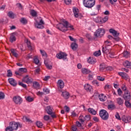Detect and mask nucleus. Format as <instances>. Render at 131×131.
Masks as SVG:
<instances>
[{
	"instance_id": "1",
	"label": "nucleus",
	"mask_w": 131,
	"mask_h": 131,
	"mask_svg": "<svg viewBox=\"0 0 131 131\" xmlns=\"http://www.w3.org/2000/svg\"><path fill=\"white\" fill-rule=\"evenodd\" d=\"M61 22L63 23V24L59 23L56 25V28L58 29V30L62 31V32H65L68 30V28H70V30H73V29H74L73 26L69 24V23L65 19H61Z\"/></svg>"
},
{
	"instance_id": "2",
	"label": "nucleus",
	"mask_w": 131,
	"mask_h": 131,
	"mask_svg": "<svg viewBox=\"0 0 131 131\" xmlns=\"http://www.w3.org/2000/svg\"><path fill=\"white\" fill-rule=\"evenodd\" d=\"M9 125L14 131L18 130V128H21L23 125L19 122L11 121L9 123Z\"/></svg>"
},
{
	"instance_id": "3",
	"label": "nucleus",
	"mask_w": 131,
	"mask_h": 131,
	"mask_svg": "<svg viewBox=\"0 0 131 131\" xmlns=\"http://www.w3.org/2000/svg\"><path fill=\"white\" fill-rule=\"evenodd\" d=\"M83 4L84 7L88 8V9H91L95 6V0H83Z\"/></svg>"
},
{
	"instance_id": "4",
	"label": "nucleus",
	"mask_w": 131,
	"mask_h": 131,
	"mask_svg": "<svg viewBox=\"0 0 131 131\" xmlns=\"http://www.w3.org/2000/svg\"><path fill=\"white\" fill-rule=\"evenodd\" d=\"M99 116H100L103 120H108V119L109 118V114L107 111L101 110L99 112Z\"/></svg>"
},
{
	"instance_id": "5",
	"label": "nucleus",
	"mask_w": 131,
	"mask_h": 131,
	"mask_svg": "<svg viewBox=\"0 0 131 131\" xmlns=\"http://www.w3.org/2000/svg\"><path fill=\"white\" fill-rule=\"evenodd\" d=\"M104 34H105V30L102 28L98 29L94 33L96 37H102Z\"/></svg>"
},
{
	"instance_id": "6",
	"label": "nucleus",
	"mask_w": 131,
	"mask_h": 131,
	"mask_svg": "<svg viewBox=\"0 0 131 131\" xmlns=\"http://www.w3.org/2000/svg\"><path fill=\"white\" fill-rule=\"evenodd\" d=\"M110 33H112V34L114 36V39H115V40H116V41H119V40L120 39V38L118 37V36L119 35V33L117 32V31L113 29H110Z\"/></svg>"
},
{
	"instance_id": "7",
	"label": "nucleus",
	"mask_w": 131,
	"mask_h": 131,
	"mask_svg": "<svg viewBox=\"0 0 131 131\" xmlns=\"http://www.w3.org/2000/svg\"><path fill=\"white\" fill-rule=\"evenodd\" d=\"M23 82H25V83H27L29 84L30 83H32L33 82V79L31 77L29 76V75H27L26 76L24 77L22 79Z\"/></svg>"
},
{
	"instance_id": "8",
	"label": "nucleus",
	"mask_w": 131,
	"mask_h": 131,
	"mask_svg": "<svg viewBox=\"0 0 131 131\" xmlns=\"http://www.w3.org/2000/svg\"><path fill=\"white\" fill-rule=\"evenodd\" d=\"M52 109H53V108H52L51 106H47L46 109V112L48 113V114L51 115L52 118H56L57 116H56V114H55V113L53 112V110Z\"/></svg>"
},
{
	"instance_id": "9",
	"label": "nucleus",
	"mask_w": 131,
	"mask_h": 131,
	"mask_svg": "<svg viewBox=\"0 0 131 131\" xmlns=\"http://www.w3.org/2000/svg\"><path fill=\"white\" fill-rule=\"evenodd\" d=\"M101 5H98L93 10L92 12L91 13V16H97L99 14V11L101 10Z\"/></svg>"
},
{
	"instance_id": "10",
	"label": "nucleus",
	"mask_w": 131,
	"mask_h": 131,
	"mask_svg": "<svg viewBox=\"0 0 131 131\" xmlns=\"http://www.w3.org/2000/svg\"><path fill=\"white\" fill-rule=\"evenodd\" d=\"M67 56L68 55L66 53L62 52H60L56 54V57L57 59H59L60 60H61V59H63V60H67Z\"/></svg>"
},
{
	"instance_id": "11",
	"label": "nucleus",
	"mask_w": 131,
	"mask_h": 131,
	"mask_svg": "<svg viewBox=\"0 0 131 131\" xmlns=\"http://www.w3.org/2000/svg\"><path fill=\"white\" fill-rule=\"evenodd\" d=\"M13 101L15 104H17V105H21L23 102L22 98L19 96H14L13 98Z\"/></svg>"
},
{
	"instance_id": "12",
	"label": "nucleus",
	"mask_w": 131,
	"mask_h": 131,
	"mask_svg": "<svg viewBox=\"0 0 131 131\" xmlns=\"http://www.w3.org/2000/svg\"><path fill=\"white\" fill-rule=\"evenodd\" d=\"M45 24L43 20L42 19H40L39 23L37 21H36L35 23V27L36 28H38L39 29H43L45 27L43 26Z\"/></svg>"
},
{
	"instance_id": "13",
	"label": "nucleus",
	"mask_w": 131,
	"mask_h": 131,
	"mask_svg": "<svg viewBox=\"0 0 131 131\" xmlns=\"http://www.w3.org/2000/svg\"><path fill=\"white\" fill-rule=\"evenodd\" d=\"M123 98L125 101L131 100V93L129 91H125L123 94Z\"/></svg>"
},
{
	"instance_id": "14",
	"label": "nucleus",
	"mask_w": 131,
	"mask_h": 131,
	"mask_svg": "<svg viewBox=\"0 0 131 131\" xmlns=\"http://www.w3.org/2000/svg\"><path fill=\"white\" fill-rule=\"evenodd\" d=\"M122 120L125 122V123H129V122H131V117L129 116H123L122 117Z\"/></svg>"
},
{
	"instance_id": "15",
	"label": "nucleus",
	"mask_w": 131,
	"mask_h": 131,
	"mask_svg": "<svg viewBox=\"0 0 131 131\" xmlns=\"http://www.w3.org/2000/svg\"><path fill=\"white\" fill-rule=\"evenodd\" d=\"M8 81L10 84L12 85V86H16L17 85V81H16V80L13 78H9L8 79Z\"/></svg>"
},
{
	"instance_id": "16",
	"label": "nucleus",
	"mask_w": 131,
	"mask_h": 131,
	"mask_svg": "<svg viewBox=\"0 0 131 131\" xmlns=\"http://www.w3.org/2000/svg\"><path fill=\"white\" fill-rule=\"evenodd\" d=\"M58 89H63L65 86V83L62 80H58L57 83Z\"/></svg>"
},
{
	"instance_id": "17",
	"label": "nucleus",
	"mask_w": 131,
	"mask_h": 131,
	"mask_svg": "<svg viewBox=\"0 0 131 131\" xmlns=\"http://www.w3.org/2000/svg\"><path fill=\"white\" fill-rule=\"evenodd\" d=\"M102 52L103 54H106V55H108L110 54L111 49H109L108 46H105L104 47L102 48Z\"/></svg>"
},
{
	"instance_id": "18",
	"label": "nucleus",
	"mask_w": 131,
	"mask_h": 131,
	"mask_svg": "<svg viewBox=\"0 0 131 131\" xmlns=\"http://www.w3.org/2000/svg\"><path fill=\"white\" fill-rule=\"evenodd\" d=\"M118 74H119V75H120V76H121V77L124 78V79H128V78L129 77L128 76V75H127V74H126L124 72H119Z\"/></svg>"
},
{
	"instance_id": "19",
	"label": "nucleus",
	"mask_w": 131,
	"mask_h": 131,
	"mask_svg": "<svg viewBox=\"0 0 131 131\" xmlns=\"http://www.w3.org/2000/svg\"><path fill=\"white\" fill-rule=\"evenodd\" d=\"M84 88L86 91V92H88L89 93H91L92 91H93V88L91 86V85L89 84H86L84 86Z\"/></svg>"
},
{
	"instance_id": "20",
	"label": "nucleus",
	"mask_w": 131,
	"mask_h": 131,
	"mask_svg": "<svg viewBox=\"0 0 131 131\" xmlns=\"http://www.w3.org/2000/svg\"><path fill=\"white\" fill-rule=\"evenodd\" d=\"M73 12L75 18H78V13H79V10L76 7H74L73 9Z\"/></svg>"
},
{
	"instance_id": "21",
	"label": "nucleus",
	"mask_w": 131,
	"mask_h": 131,
	"mask_svg": "<svg viewBox=\"0 0 131 131\" xmlns=\"http://www.w3.org/2000/svg\"><path fill=\"white\" fill-rule=\"evenodd\" d=\"M123 66L124 67H127V68H131V62H129L128 60H125L123 63Z\"/></svg>"
},
{
	"instance_id": "22",
	"label": "nucleus",
	"mask_w": 131,
	"mask_h": 131,
	"mask_svg": "<svg viewBox=\"0 0 131 131\" xmlns=\"http://www.w3.org/2000/svg\"><path fill=\"white\" fill-rule=\"evenodd\" d=\"M7 15L8 16V17H9V18H11V19H14L15 17H16V14H14V13H13V11H9L7 13Z\"/></svg>"
},
{
	"instance_id": "23",
	"label": "nucleus",
	"mask_w": 131,
	"mask_h": 131,
	"mask_svg": "<svg viewBox=\"0 0 131 131\" xmlns=\"http://www.w3.org/2000/svg\"><path fill=\"white\" fill-rule=\"evenodd\" d=\"M10 41L11 42H14L16 41V36L15 35V33L11 34V35L10 37Z\"/></svg>"
},
{
	"instance_id": "24",
	"label": "nucleus",
	"mask_w": 131,
	"mask_h": 131,
	"mask_svg": "<svg viewBox=\"0 0 131 131\" xmlns=\"http://www.w3.org/2000/svg\"><path fill=\"white\" fill-rule=\"evenodd\" d=\"M99 99L100 101H101L102 102H105V101H106V96L102 94H100L99 96Z\"/></svg>"
},
{
	"instance_id": "25",
	"label": "nucleus",
	"mask_w": 131,
	"mask_h": 131,
	"mask_svg": "<svg viewBox=\"0 0 131 131\" xmlns=\"http://www.w3.org/2000/svg\"><path fill=\"white\" fill-rule=\"evenodd\" d=\"M94 21L96 22V23H102V17L97 16L96 17L93 18Z\"/></svg>"
},
{
	"instance_id": "26",
	"label": "nucleus",
	"mask_w": 131,
	"mask_h": 131,
	"mask_svg": "<svg viewBox=\"0 0 131 131\" xmlns=\"http://www.w3.org/2000/svg\"><path fill=\"white\" fill-rule=\"evenodd\" d=\"M117 102L118 105H123L124 100H123V99L119 97V98H117Z\"/></svg>"
},
{
	"instance_id": "27",
	"label": "nucleus",
	"mask_w": 131,
	"mask_h": 131,
	"mask_svg": "<svg viewBox=\"0 0 131 131\" xmlns=\"http://www.w3.org/2000/svg\"><path fill=\"white\" fill-rule=\"evenodd\" d=\"M25 41L27 45L29 50L32 51V47H31V43L30 42V41L28 40V39H26Z\"/></svg>"
},
{
	"instance_id": "28",
	"label": "nucleus",
	"mask_w": 131,
	"mask_h": 131,
	"mask_svg": "<svg viewBox=\"0 0 131 131\" xmlns=\"http://www.w3.org/2000/svg\"><path fill=\"white\" fill-rule=\"evenodd\" d=\"M88 62L90 64H95L97 61L96 60V59L92 57H90L89 59L88 60Z\"/></svg>"
},
{
	"instance_id": "29",
	"label": "nucleus",
	"mask_w": 131,
	"mask_h": 131,
	"mask_svg": "<svg viewBox=\"0 0 131 131\" xmlns=\"http://www.w3.org/2000/svg\"><path fill=\"white\" fill-rule=\"evenodd\" d=\"M81 72L83 74H89V73H91V71L86 68H83L81 69Z\"/></svg>"
},
{
	"instance_id": "30",
	"label": "nucleus",
	"mask_w": 131,
	"mask_h": 131,
	"mask_svg": "<svg viewBox=\"0 0 131 131\" xmlns=\"http://www.w3.org/2000/svg\"><path fill=\"white\" fill-rule=\"evenodd\" d=\"M62 96L64 98V99H69V93L67 92H63L62 93Z\"/></svg>"
},
{
	"instance_id": "31",
	"label": "nucleus",
	"mask_w": 131,
	"mask_h": 131,
	"mask_svg": "<svg viewBox=\"0 0 131 131\" xmlns=\"http://www.w3.org/2000/svg\"><path fill=\"white\" fill-rule=\"evenodd\" d=\"M23 120L24 121H26V122H29L30 123H32V121H31V120H30V119L27 116H24L23 117Z\"/></svg>"
},
{
	"instance_id": "32",
	"label": "nucleus",
	"mask_w": 131,
	"mask_h": 131,
	"mask_svg": "<svg viewBox=\"0 0 131 131\" xmlns=\"http://www.w3.org/2000/svg\"><path fill=\"white\" fill-rule=\"evenodd\" d=\"M78 45L77 43L73 42L71 44V48L73 51H76V49H77Z\"/></svg>"
},
{
	"instance_id": "33",
	"label": "nucleus",
	"mask_w": 131,
	"mask_h": 131,
	"mask_svg": "<svg viewBox=\"0 0 131 131\" xmlns=\"http://www.w3.org/2000/svg\"><path fill=\"white\" fill-rule=\"evenodd\" d=\"M125 105L127 108H131V103L130 100H125Z\"/></svg>"
},
{
	"instance_id": "34",
	"label": "nucleus",
	"mask_w": 131,
	"mask_h": 131,
	"mask_svg": "<svg viewBox=\"0 0 131 131\" xmlns=\"http://www.w3.org/2000/svg\"><path fill=\"white\" fill-rule=\"evenodd\" d=\"M88 112H89V113H91L93 115H96L97 114V112L95 111V110H94L93 108H89L88 109Z\"/></svg>"
},
{
	"instance_id": "35",
	"label": "nucleus",
	"mask_w": 131,
	"mask_h": 131,
	"mask_svg": "<svg viewBox=\"0 0 131 131\" xmlns=\"http://www.w3.org/2000/svg\"><path fill=\"white\" fill-rule=\"evenodd\" d=\"M10 51L14 57H15V58H18V53L16 52V50H15L14 49H12Z\"/></svg>"
},
{
	"instance_id": "36",
	"label": "nucleus",
	"mask_w": 131,
	"mask_h": 131,
	"mask_svg": "<svg viewBox=\"0 0 131 131\" xmlns=\"http://www.w3.org/2000/svg\"><path fill=\"white\" fill-rule=\"evenodd\" d=\"M123 56L124 57V58H129V56H130V54H129V53L127 51H124L123 53Z\"/></svg>"
},
{
	"instance_id": "37",
	"label": "nucleus",
	"mask_w": 131,
	"mask_h": 131,
	"mask_svg": "<svg viewBox=\"0 0 131 131\" xmlns=\"http://www.w3.org/2000/svg\"><path fill=\"white\" fill-rule=\"evenodd\" d=\"M44 63L48 69H52V65H50V64H49V62H48L47 60H45Z\"/></svg>"
},
{
	"instance_id": "38",
	"label": "nucleus",
	"mask_w": 131,
	"mask_h": 131,
	"mask_svg": "<svg viewBox=\"0 0 131 131\" xmlns=\"http://www.w3.org/2000/svg\"><path fill=\"white\" fill-rule=\"evenodd\" d=\"M18 72L19 73H25L26 72H27V69L23 68H19L18 70Z\"/></svg>"
},
{
	"instance_id": "39",
	"label": "nucleus",
	"mask_w": 131,
	"mask_h": 131,
	"mask_svg": "<svg viewBox=\"0 0 131 131\" xmlns=\"http://www.w3.org/2000/svg\"><path fill=\"white\" fill-rule=\"evenodd\" d=\"M30 14L32 17H36L37 16V12L34 10H31Z\"/></svg>"
},
{
	"instance_id": "40",
	"label": "nucleus",
	"mask_w": 131,
	"mask_h": 131,
	"mask_svg": "<svg viewBox=\"0 0 131 131\" xmlns=\"http://www.w3.org/2000/svg\"><path fill=\"white\" fill-rule=\"evenodd\" d=\"M105 69H106V66L105 65V63H101L100 64V71H103Z\"/></svg>"
},
{
	"instance_id": "41",
	"label": "nucleus",
	"mask_w": 131,
	"mask_h": 131,
	"mask_svg": "<svg viewBox=\"0 0 131 131\" xmlns=\"http://www.w3.org/2000/svg\"><path fill=\"white\" fill-rule=\"evenodd\" d=\"M28 21L27 19L24 17H22L20 19V23H22L23 24H27Z\"/></svg>"
},
{
	"instance_id": "42",
	"label": "nucleus",
	"mask_w": 131,
	"mask_h": 131,
	"mask_svg": "<svg viewBox=\"0 0 131 131\" xmlns=\"http://www.w3.org/2000/svg\"><path fill=\"white\" fill-rule=\"evenodd\" d=\"M13 76V73L11 70H8L7 71V77H12Z\"/></svg>"
},
{
	"instance_id": "43",
	"label": "nucleus",
	"mask_w": 131,
	"mask_h": 131,
	"mask_svg": "<svg viewBox=\"0 0 131 131\" xmlns=\"http://www.w3.org/2000/svg\"><path fill=\"white\" fill-rule=\"evenodd\" d=\"M94 56L95 57H99V56H101V51H97L94 53Z\"/></svg>"
},
{
	"instance_id": "44",
	"label": "nucleus",
	"mask_w": 131,
	"mask_h": 131,
	"mask_svg": "<svg viewBox=\"0 0 131 131\" xmlns=\"http://www.w3.org/2000/svg\"><path fill=\"white\" fill-rule=\"evenodd\" d=\"M107 108L108 109V110H110V109L113 110V109H115V105L109 104L107 106Z\"/></svg>"
},
{
	"instance_id": "45",
	"label": "nucleus",
	"mask_w": 131,
	"mask_h": 131,
	"mask_svg": "<svg viewBox=\"0 0 131 131\" xmlns=\"http://www.w3.org/2000/svg\"><path fill=\"white\" fill-rule=\"evenodd\" d=\"M33 60H34V62L36 65L39 63V60L38 59V58H37V57H34Z\"/></svg>"
},
{
	"instance_id": "46",
	"label": "nucleus",
	"mask_w": 131,
	"mask_h": 131,
	"mask_svg": "<svg viewBox=\"0 0 131 131\" xmlns=\"http://www.w3.org/2000/svg\"><path fill=\"white\" fill-rule=\"evenodd\" d=\"M121 89L122 91H123L124 93H125V92H127V91H128V90H127V87H126V85H122Z\"/></svg>"
},
{
	"instance_id": "47",
	"label": "nucleus",
	"mask_w": 131,
	"mask_h": 131,
	"mask_svg": "<svg viewBox=\"0 0 131 131\" xmlns=\"http://www.w3.org/2000/svg\"><path fill=\"white\" fill-rule=\"evenodd\" d=\"M40 52L43 57H45L46 58H47V53H46V51H45V50H40Z\"/></svg>"
},
{
	"instance_id": "48",
	"label": "nucleus",
	"mask_w": 131,
	"mask_h": 131,
	"mask_svg": "<svg viewBox=\"0 0 131 131\" xmlns=\"http://www.w3.org/2000/svg\"><path fill=\"white\" fill-rule=\"evenodd\" d=\"M107 21H108V16H106L103 18H101V24L105 23Z\"/></svg>"
},
{
	"instance_id": "49",
	"label": "nucleus",
	"mask_w": 131,
	"mask_h": 131,
	"mask_svg": "<svg viewBox=\"0 0 131 131\" xmlns=\"http://www.w3.org/2000/svg\"><path fill=\"white\" fill-rule=\"evenodd\" d=\"M5 93H4V92H0V100H4V99H5Z\"/></svg>"
},
{
	"instance_id": "50",
	"label": "nucleus",
	"mask_w": 131,
	"mask_h": 131,
	"mask_svg": "<svg viewBox=\"0 0 131 131\" xmlns=\"http://www.w3.org/2000/svg\"><path fill=\"white\" fill-rule=\"evenodd\" d=\"M36 125L38 127L41 128L42 127V123L40 121H37L36 122Z\"/></svg>"
},
{
	"instance_id": "51",
	"label": "nucleus",
	"mask_w": 131,
	"mask_h": 131,
	"mask_svg": "<svg viewBox=\"0 0 131 131\" xmlns=\"http://www.w3.org/2000/svg\"><path fill=\"white\" fill-rule=\"evenodd\" d=\"M6 131H14L13 128H12V127L9 125V126H7L6 129H5Z\"/></svg>"
},
{
	"instance_id": "52",
	"label": "nucleus",
	"mask_w": 131,
	"mask_h": 131,
	"mask_svg": "<svg viewBox=\"0 0 131 131\" xmlns=\"http://www.w3.org/2000/svg\"><path fill=\"white\" fill-rule=\"evenodd\" d=\"M79 120H80L81 122H84V121H85L84 117H83V116H80L79 117Z\"/></svg>"
},
{
	"instance_id": "53",
	"label": "nucleus",
	"mask_w": 131,
	"mask_h": 131,
	"mask_svg": "<svg viewBox=\"0 0 131 131\" xmlns=\"http://www.w3.org/2000/svg\"><path fill=\"white\" fill-rule=\"evenodd\" d=\"M18 84H19V85H20V86L24 88V89H26V88H27V85H26V84L23 83V82H19Z\"/></svg>"
},
{
	"instance_id": "54",
	"label": "nucleus",
	"mask_w": 131,
	"mask_h": 131,
	"mask_svg": "<svg viewBox=\"0 0 131 131\" xmlns=\"http://www.w3.org/2000/svg\"><path fill=\"white\" fill-rule=\"evenodd\" d=\"M97 79L98 80H99V81H104L105 80V78H104V77L98 76H97Z\"/></svg>"
},
{
	"instance_id": "55",
	"label": "nucleus",
	"mask_w": 131,
	"mask_h": 131,
	"mask_svg": "<svg viewBox=\"0 0 131 131\" xmlns=\"http://www.w3.org/2000/svg\"><path fill=\"white\" fill-rule=\"evenodd\" d=\"M85 121H89L91 119V116L90 115H87L84 117Z\"/></svg>"
},
{
	"instance_id": "56",
	"label": "nucleus",
	"mask_w": 131,
	"mask_h": 131,
	"mask_svg": "<svg viewBox=\"0 0 131 131\" xmlns=\"http://www.w3.org/2000/svg\"><path fill=\"white\" fill-rule=\"evenodd\" d=\"M92 84H94V85H96V86H99V82L97 80H94L92 81Z\"/></svg>"
},
{
	"instance_id": "57",
	"label": "nucleus",
	"mask_w": 131,
	"mask_h": 131,
	"mask_svg": "<svg viewBox=\"0 0 131 131\" xmlns=\"http://www.w3.org/2000/svg\"><path fill=\"white\" fill-rule=\"evenodd\" d=\"M43 91L45 94H50V90L47 88H43Z\"/></svg>"
},
{
	"instance_id": "58",
	"label": "nucleus",
	"mask_w": 131,
	"mask_h": 131,
	"mask_svg": "<svg viewBox=\"0 0 131 131\" xmlns=\"http://www.w3.org/2000/svg\"><path fill=\"white\" fill-rule=\"evenodd\" d=\"M33 85L35 88H39V83L38 82H34Z\"/></svg>"
},
{
	"instance_id": "59",
	"label": "nucleus",
	"mask_w": 131,
	"mask_h": 131,
	"mask_svg": "<svg viewBox=\"0 0 131 131\" xmlns=\"http://www.w3.org/2000/svg\"><path fill=\"white\" fill-rule=\"evenodd\" d=\"M26 100L28 102H32V101H33V98H32L30 96H28V97H27Z\"/></svg>"
},
{
	"instance_id": "60",
	"label": "nucleus",
	"mask_w": 131,
	"mask_h": 131,
	"mask_svg": "<svg viewBox=\"0 0 131 131\" xmlns=\"http://www.w3.org/2000/svg\"><path fill=\"white\" fill-rule=\"evenodd\" d=\"M118 95L119 96H121L122 95V90L120 88L118 89L117 90Z\"/></svg>"
},
{
	"instance_id": "61",
	"label": "nucleus",
	"mask_w": 131,
	"mask_h": 131,
	"mask_svg": "<svg viewBox=\"0 0 131 131\" xmlns=\"http://www.w3.org/2000/svg\"><path fill=\"white\" fill-rule=\"evenodd\" d=\"M76 126H77V127H81V123H80V122H79V121H77L76 122Z\"/></svg>"
},
{
	"instance_id": "62",
	"label": "nucleus",
	"mask_w": 131,
	"mask_h": 131,
	"mask_svg": "<svg viewBox=\"0 0 131 131\" xmlns=\"http://www.w3.org/2000/svg\"><path fill=\"white\" fill-rule=\"evenodd\" d=\"M72 129L73 131H77V126L75 125H73L72 126Z\"/></svg>"
},
{
	"instance_id": "63",
	"label": "nucleus",
	"mask_w": 131,
	"mask_h": 131,
	"mask_svg": "<svg viewBox=\"0 0 131 131\" xmlns=\"http://www.w3.org/2000/svg\"><path fill=\"white\" fill-rule=\"evenodd\" d=\"M43 119H44V120L48 121V120H49V119H50V116H49L48 115H45L43 117Z\"/></svg>"
},
{
	"instance_id": "64",
	"label": "nucleus",
	"mask_w": 131,
	"mask_h": 131,
	"mask_svg": "<svg viewBox=\"0 0 131 131\" xmlns=\"http://www.w3.org/2000/svg\"><path fill=\"white\" fill-rule=\"evenodd\" d=\"M64 3L66 5H70L71 4V0H64Z\"/></svg>"
}]
</instances>
